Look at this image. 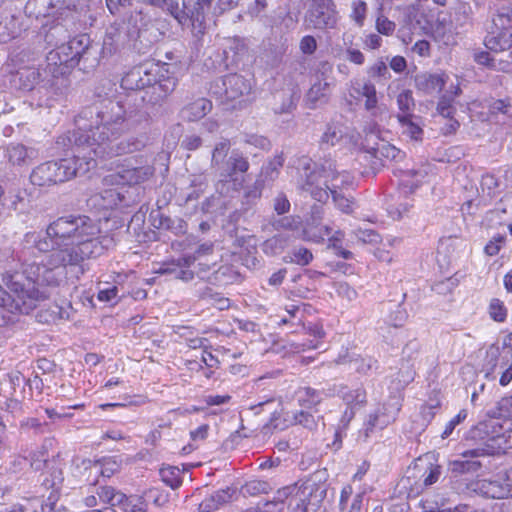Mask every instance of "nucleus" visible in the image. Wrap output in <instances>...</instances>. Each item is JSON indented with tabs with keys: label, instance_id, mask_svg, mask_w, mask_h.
<instances>
[{
	"label": "nucleus",
	"instance_id": "38",
	"mask_svg": "<svg viewBox=\"0 0 512 512\" xmlns=\"http://www.w3.org/2000/svg\"><path fill=\"white\" fill-rule=\"evenodd\" d=\"M231 143L228 139H222L216 143L212 151L211 165L213 168L221 169L225 158L230 150Z\"/></svg>",
	"mask_w": 512,
	"mask_h": 512
},
{
	"label": "nucleus",
	"instance_id": "52",
	"mask_svg": "<svg viewBox=\"0 0 512 512\" xmlns=\"http://www.w3.org/2000/svg\"><path fill=\"white\" fill-rule=\"evenodd\" d=\"M442 474L441 466L430 464L423 474V485L429 487L435 484Z\"/></svg>",
	"mask_w": 512,
	"mask_h": 512
},
{
	"label": "nucleus",
	"instance_id": "6",
	"mask_svg": "<svg viewBox=\"0 0 512 512\" xmlns=\"http://www.w3.org/2000/svg\"><path fill=\"white\" fill-rule=\"evenodd\" d=\"M468 438L472 440L486 439L483 449L489 453H505L512 449V423L505 429L496 419L478 423L468 431Z\"/></svg>",
	"mask_w": 512,
	"mask_h": 512
},
{
	"label": "nucleus",
	"instance_id": "47",
	"mask_svg": "<svg viewBox=\"0 0 512 512\" xmlns=\"http://www.w3.org/2000/svg\"><path fill=\"white\" fill-rule=\"evenodd\" d=\"M397 105L400 110L399 114H410L414 108V99L410 90H404L397 96Z\"/></svg>",
	"mask_w": 512,
	"mask_h": 512
},
{
	"label": "nucleus",
	"instance_id": "27",
	"mask_svg": "<svg viewBox=\"0 0 512 512\" xmlns=\"http://www.w3.org/2000/svg\"><path fill=\"white\" fill-rule=\"evenodd\" d=\"M335 393L345 402L347 407H361L366 403V392L363 388H349L345 385L335 386Z\"/></svg>",
	"mask_w": 512,
	"mask_h": 512
},
{
	"label": "nucleus",
	"instance_id": "2",
	"mask_svg": "<svg viewBox=\"0 0 512 512\" xmlns=\"http://www.w3.org/2000/svg\"><path fill=\"white\" fill-rule=\"evenodd\" d=\"M125 109L118 101L110 99L94 104L81 112L75 120L77 129L70 134L83 133L87 138L85 146L105 143L95 153L97 158H109L126 153H133L145 146V140L134 136L118 139L123 130Z\"/></svg>",
	"mask_w": 512,
	"mask_h": 512
},
{
	"label": "nucleus",
	"instance_id": "14",
	"mask_svg": "<svg viewBox=\"0 0 512 512\" xmlns=\"http://www.w3.org/2000/svg\"><path fill=\"white\" fill-rule=\"evenodd\" d=\"M248 169L249 162L247 158L239 151L234 150L227 161V169L220 174L222 177L221 181L233 182L234 188L238 190L242 187L244 182L242 175L246 173Z\"/></svg>",
	"mask_w": 512,
	"mask_h": 512
},
{
	"label": "nucleus",
	"instance_id": "56",
	"mask_svg": "<svg viewBox=\"0 0 512 512\" xmlns=\"http://www.w3.org/2000/svg\"><path fill=\"white\" fill-rule=\"evenodd\" d=\"M59 50V53L63 56V61L66 68H73L78 63L76 61V58L74 57V52H72V48L70 43L62 44L57 47Z\"/></svg>",
	"mask_w": 512,
	"mask_h": 512
},
{
	"label": "nucleus",
	"instance_id": "16",
	"mask_svg": "<svg viewBox=\"0 0 512 512\" xmlns=\"http://www.w3.org/2000/svg\"><path fill=\"white\" fill-rule=\"evenodd\" d=\"M5 156L11 165L23 167L30 165L38 157V151L20 143H11L6 148Z\"/></svg>",
	"mask_w": 512,
	"mask_h": 512
},
{
	"label": "nucleus",
	"instance_id": "8",
	"mask_svg": "<svg viewBox=\"0 0 512 512\" xmlns=\"http://www.w3.org/2000/svg\"><path fill=\"white\" fill-rule=\"evenodd\" d=\"M483 371L486 378L491 380L499 374V384L507 386L512 381V359L509 352L496 345L489 346L483 361Z\"/></svg>",
	"mask_w": 512,
	"mask_h": 512
},
{
	"label": "nucleus",
	"instance_id": "33",
	"mask_svg": "<svg viewBox=\"0 0 512 512\" xmlns=\"http://www.w3.org/2000/svg\"><path fill=\"white\" fill-rule=\"evenodd\" d=\"M331 234V228L327 225L306 223L302 230V237L306 241L320 243Z\"/></svg>",
	"mask_w": 512,
	"mask_h": 512
},
{
	"label": "nucleus",
	"instance_id": "64",
	"mask_svg": "<svg viewBox=\"0 0 512 512\" xmlns=\"http://www.w3.org/2000/svg\"><path fill=\"white\" fill-rule=\"evenodd\" d=\"M355 237L363 243H375L378 241L379 235L369 229H358L355 231Z\"/></svg>",
	"mask_w": 512,
	"mask_h": 512
},
{
	"label": "nucleus",
	"instance_id": "41",
	"mask_svg": "<svg viewBox=\"0 0 512 512\" xmlns=\"http://www.w3.org/2000/svg\"><path fill=\"white\" fill-rule=\"evenodd\" d=\"M335 206L343 213L350 214L354 211L355 203L350 196H347L344 192L334 190L330 193Z\"/></svg>",
	"mask_w": 512,
	"mask_h": 512
},
{
	"label": "nucleus",
	"instance_id": "4",
	"mask_svg": "<svg viewBox=\"0 0 512 512\" xmlns=\"http://www.w3.org/2000/svg\"><path fill=\"white\" fill-rule=\"evenodd\" d=\"M304 170L301 189L318 202L327 201L334 190L343 192L352 188L354 184L352 174L345 170H338L336 163L332 160H325L320 166L316 164L311 166L308 161L304 164Z\"/></svg>",
	"mask_w": 512,
	"mask_h": 512
},
{
	"label": "nucleus",
	"instance_id": "51",
	"mask_svg": "<svg viewBox=\"0 0 512 512\" xmlns=\"http://www.w3.org/2000/svg\"><path fill=\"white\" fill-rule=\"evenodd\" d=\"M269 489V484L266 481L262 480H251L247 482L243 487L244 493H247L249 495L267 493Z\"/></svg>",
	"mask_w": 512,
	"mask_h": 512
},
{
	"label": "nucleus",
	"instance_id": "31",
	"mask_svg": "<svg viewBox=\"0 0 512 512\" xmlns=\"http://www.w3.org/2000/svg\"><path fill=\"white\" fill-rule=\"evenodd\" d=\"M114 507L121 512H146L147 504L142 497L131 495L127 496L122 492L116 496Z\"/></svg>",
	"mask_w": 512,
	"mask_h": 512
},
{
	"label": "nucleus",
	"instance_id": "21",
	"mask_svg": "<svg viewBox=\"0 0 512 512\" xmlns=\"http://www.w3.org/2000/svg\"><path fill=\"white\" fill-rule=\"evenodd\" d=\"M448 81V75L445 73L430 74L423 73L415 77L416 88L424 94H434L440 92Z\"/></svg>",
	"mask_w": 512,
	"mask_h": 512
},
{
	"label": "nucleus",
	"instance_id": "30",
	"mask_svg": "<svg viewBox=\"0 0 512 512\" xmlns=\"http://www.w3.org/2000/svg\"><path fill=\"white\" fill-rule=\"evenodd\" d=\"M473 58L478 65L491 70L502 72H509L511 70V63L508 60L496 59L488 51L477 50L474 52Z\"/></svg>",
	"mask_w": 512,
	"mask_h": 512
},
{
	"label": "nucleus",
	"instance_id": "61",
	"mask_svg": "<svg viewBox=\"0 0 512 512\" xmlns=\"http://www.w3.org/2000/svg\"><path fill=\"white\" fill-rule=\"evenodd\" d=\"M304 307L305 305H295L290 304L285 307V311L290 316V318L294 319L296 321L297 325H301L303 322V314H304Z\"/></svg>",
	"mask_w": 512,
	"mask_h": 512
},
{
	"label": "nucleus",
	"instance_id": "40",
	"mask_svg": "<svg viewBox=\"0 0 512 512\" xmlns=\"http://www.w3.org/2000/svg\"><path fill=\"white\" fill-rule=\"evenodd\" d=\"M368 12V5L363 0H353L351 2L350 19L359 27L364 25Z\"/></svg>",
	"mask_w": 512,
	"mask_h": 512
},
{
	"label": "nucleus",
	"instance_id": "24",
	"mask_svg": "<svg viewBox=\"0 0 512 512\" xmlns=\"http://www.w3.org/2000/svg\"><path fill=\"white\" fill-rule=\"evenodd\" d=\"M498 30V32H491L485 37V47L492 52L512 50V33L506 29Z\"/></svg>",
	"mask_w": 512,
	"mask_h": 512
},
{
	"label": "nucleus",
	"instance_id": "55",
	"mask_svg": "<svg viewBox=\"0 0 512 512\" xmlns=\"http://www.w3.org/2000/svg\"><path fill=\"white\" fill-rule=\"evenodd\" d=\"M120 468L119 463L112 457L104 458L101 462V467L98 472L104 477H110Z\"/></svg>",
	"mask_w": 512,
	"mask_h": 512
},
{
	"label": "nucleus",
	"instance_id": "48",
	"mask_svg": "<svg viewBox=\"0 0 512 512\" xmlns=\"http://www.w3.org/2000/svg\"><path fill=\"white\" fill-rule=\"evenodd\" d=\"M289 262L297 265L305 266L308 265L313 259V255L310 250L304 247L295 249L291 255H289Z\"/></svg>",
	"mask_w": 512,
	"mask_h": 512
},
{
	"label": "nucleus",
	"instance_id": "15",
	"mask_svg": "<svg viewBox=\"0 0 512 512\" xmlns=\"http://www.w3.org/2000/svg\"><path fill=\"white\" fill-rule=\"evenodd\" d=\"M37 60L38 58H36L34 54L32 58H30L29 52L22 51L19 55L20 63L25 64V62H31V65L23 66L20 71H18L19 79L22 81V88L25 90H31L41 79V69L36 67L35 64Z\"/></svg>",
	"mask_w": 512,
	"mask_h": 512
},
{
	"label": "nucleus",
	"instance_id": "34",
	"mask_svg": "<svg viewBox=\"0 0 512 512\" xmlns=\"http://www.w3.org/2000/svg\"><path fill=\"white\" fill-rule=\"evenodd\" d=\"M298 404L304 408H312L323 399V393L311 387H301L295 393Z\"/></svg>",
	"mask_w": 512,
	"mask_h": 512
},
{
	"label": "nucleus",
	"instance_id": "19",
	"mask_svg": "<svg viewBox=\"0 0 512 512\" xmlns=\"http://www.w3.org/2000/svg\"><path fill=\"white\" fill-rule=\"evenodd\" d=\"M331 83L322 72L316 75L315 81L306 94V102L310 108H315L318 104L327 101L330 92Z\"/></svg>",
	"mask_w": 512,
	"mask_h": 512
},
{
	"label": "nucleus",
	"instance_id": "60",
	"mask_svg": "<svg viewBox=\"0 0 512 512\" xmlns=\"http://www.w3.org/2000/svg\"><path fill=\"white\" fill-rule=\"evenodd\" d=\"M395 23L384 16H380L376 20V29L383 35H390L395 30Z\"/></svg>",
	"mask_w": 512,
	"mask_h": 512
},
{
	"label": "nucleus",
	"instance_id": "39",
	"mask_svg": "<svg viewBox=\"0 0 512 512\" xmlns=\"http://www.w3.org/2000/svg\"><path fill=\"white\" fill-rule=\"evenodd\" d=\"M72 52H74V57L76 58L77 63L83 58L86 54L89 53L90 47V39L87 35L82 34L79 35L69 41Z\"/></svg>",
	"mask_w": 512,
	"mask_h": 512
},
{
	"label": "nucleus",
	"instance_id": "43",
	"mask_svg": "<svg viewBox=\"0 0 512 512\" xmlns=\"http://www.w3.org/2000/svg\"><path fill=\"white\" fill-rule=\"evenodd\" d=\"M212 1L213 0H197L195 9L190 11V18L193 26H195V23H198L199 27L202 26L204 20V11L210 7ZM219 2L221 5H225L227 0H219Z\"/></svg>",
	"mask_w": 512,
	"mask_h": 512
},
{
	"label": "nucleus",
	"instance_id": "49",
	"mask_svg": "<svg viewBox=\"0 0 512 512\" xmlns=\"http://www.w3.org/2000/svg\"><path fill=\"white\" fill-rule=\"evenodd\" d=\"M489 314L497 322H503L507 317V309L499 299H492L489 305Z\"/></svg>",
	"mask_w": 512,
	"mask_h": 512
},
{
	"label": "nucleus",
	"instance_id": "32",
	"mask_svg": "<svg viewBox=\"0 0 512 512\" xmlns=\"http://www.w3.org/2000/svg\"><path fill=\"white\" fill-rule=\"evenodd\" d=\"M292 242L290 233H279L262 244V250L267 255H277L284 251L286 247Z\"/></svg>",
	"mask_w": 512,
	"mask_h": 512
},
{
	"label": "nucleus",
	"instance_id": "44",
	"mask_svg": "<svg viewBox=\"0 0 512 512\" xmlns=\"http://www.w3.org/2000/svg\"><path fill=\"white\" fill-rule=\"evenodd\" d=\"M512 108L511 99L506 97L504 99H493L488 105V112L492 116L499 114L508 115Z\"/></svg>",
	"mask_w": 512,
	"mask_h": 512
},
{
	"label": "nucleus",
	"instance_id": "42",
	"mask_svg": "<svg viewBox=\"0 0 512 512\" xmlns=\"http://www.w3.org/2000/svg\"><path fill=\"white\" fill-rule=\"evenodd\" d=\"M47 63L45 71L48 70L50 74L55 76L57 73H63L60 69L62 66H65L63 61V56L59 53V50L56 48L51 50L45 58Z\"/></svg>",
	"mask_w": 512,
	"mask_h": 512
},
{
	"label": "nucleus",
	"instance_id": "45",
	"mask_svg": "<svg viewBox=\"0 0 512 512\" xmlns=\"http://www.w3.org/2000/svg\"><path fill=\"white\" fill-rule=\"evenodd\" d=\"M511 20V6H502L500 9H498L497 14L492 19L493 24L497 29H506Z\"/></svg>",
	"mask_w": 512,
	"mask_h": 512
},
{
	"label": "nucleus",
	"instance_id": "35",
	"mask_svg": "<svg viewBox=\"0 0 512 512\" xmlns=\"http://www.w3.org/2000/svg\"><path fill=\"white\" fill-rule=\"evenodd\" d=\"M398 121L402 127V133L412 140L418 141L422 139L423 130L420 125L413 120L411 114H398Z\"/></svg>",
	"mask_w": 512,
	"mask_h": 512
},
{
	"label": "nucleus",
	"instance_id": "46",
	"mask_svg": "<svg viewBox=\"0 0 512 512\" xmlns=\"http://www.w3.org/2000/svg\"><path fill=\"white\" fill-rule=\"evenodd\" d=\"M454 101L450 94H443L437 104V112L442 117L454 116L456 109L453 106Z\"/></svg>",
	"mask_w": 512,
	"mask_h": 512
},
{
	"label": "nucleus",
	"instance_id": "17",
	"mask_svg": "<svg viewBox=\"0 0 512 512\" xmlns=\"http://www.w3.org/2000/svg\"><path fill=\"white\" fill-rule=\"evenodd\" d=\"M472 488L475 492L493 499H502L511 493L510 485L499 480L480 479L472 484Z\"/></svg>",
	"mask_w": 512,
	"mask_h": 512
},
{
	"label": "nucleus",
	"instance_id": "62",
	"mask_svg": "<svg viewBox=\"0 0 512 512\" xmlns=\"http://www.w3.org/2000/svg\"><path fill=\"white\" fill-rule=\"evenodd\" d=\"M231 400V396L228 394L225 395H204L202 398V402L206 406H220L227 404Z\"/></svg>",
	"mask_w": 512,
	"mask_h": 512
},
{
	"label": "nucleus",
	"instance_id": "18",
	"mask_svg": "<svg viewBox=\"0 0 512 512\" xmlns=\"http://www.w3.org/2000/svg\"><path fill=\"white\" fill-rule=\"evenodd\" d=\"M284 164V158L282 155H277L268 162L266 165L263 166L260 179L256 182V187L247 192L246 197H253L258 198L261 195V187L265 185L266 183L273 182L279 175L280 169L282 168Z\"/></svg>",
	"mask_w": 512,
	"mask_h": 512
},
{
	"label": "nucleus",
	"instance_id": "1",
	"mask_svg": "<svg viewBox=\"0 0 512 512\" xmlns=\"http://www.w3.org/2000/svg\"><path fill=\"white\" fill-rule=\"evenodd\" d=\"M114 245L113 236L101 235L98 223L85 215L58 218L47 227L45 236L27 233L20 256L22 271L9 269L2 276L3 285L14 296L0 288V307L27 313L59 285L65 267L97 258Z\"/></svg>",
	"mask_w": 512,
	"mask_h": 512
},
{
	"label": "nucleus",
	"instance_id": "25",
	"mask_svg": "<svg viewBox=\"0 0 512 512\" xmlns=\"http://www.w3.org/2000/svg\"><path fill=\"white\" fill-rule=\"evenodd\" d=\"M365 141L366 144H363V147L371 148L376 155L380 154L386 158L396 159L401 154L395 146L384 140H379L377 131L372 130L367 134Z\"/></svg>",
	"mask_w": 512,
	"mask_h": 512
},
{
	"label": "nucleus",
	"instance_id": "7",
	"mask_svg": "<svg viewBox=\"0 0 512 512\" xmlns=\"http://www.w3.org/2000/svg\"><path fill=\"white\" fill-rule=\"evenodd\" d=\"M325 495L326 491L315 482H305L300 486H287L278 491V499H287L291 512L315 510Z\"/></svg>",
	"mask_w": 512,
	"mask_h": 512
},
{
	"label": "nucleus",
	"instance_id": "54",
	"mask_svg": "<svg viewBox=\"0 0 512 512\" xmlns=\"http://www.w3.org/2000/svg\"><path fill=\"white\" fill-rule=\"evenodd\" d=\"M466 417L467 411L464 409L460 410L459 413L446 424L445 429L441 434L442 439L448 438L453 433L456 426L459 425L462 421H464Z\"/></svg>",
	"mask_w": 512,
	"mask_h": 512
},
{
	"label": "nucleus",
	"instance_id": "3",
	"mask_svg": "<svg viewBox=\"0 0 512 512\" xmlns=\"http://www.w3.org/2000/svg\"><path fill=\"white\" fill-rule=\"evenodd\" d=\"M83 133H67L58 138L57 144L63 147H69L73 153L72 158H64L59 161H47L33 169L30 179L33 185L50 186L70 180L77 175L87 173L96 165L95 153L99 147L105 143L93 144L94 146H85L87 138L84 139Z\"/></svg>",
	"mask_w": 512,
	"mask_h": 512
},
{
	"label": "nucleus",
	"instance_id": "12",
	"mask_svg": "<svg viewBox=\"0 0 512 512\" xmlns=\"http://www.w3.org/2000/svg\"><path fill=\"white\" fill-rule=\"evenodd\" d=\"M305 21L314 29H332L338 22V12L332 0H320L307 13Z\"/></svg>",
	"mask_w": 512,
	"mask_h": 512
},
{
	"label": "nucleus",
	"instance_id": "50",
	"mask_svg": "<svg viewBox=\"0 0 512 512\" xmlns=\"http://www.w3.org/2000/svg\"><path fill=\"white\" fill-rule=\"evenodd\" d=\"M120 491H116L113 487L104 486L97 488L96 495L99 498V501L104 504H109L111 507H114V500L117 495H120Z\"/></svg>",
	"mask_w": 512,
	"mask_h": 512
},
{
	"label": "nucleus",
	"instance_id": "26",
	"mask_svg": "<svg viewBox=\"0 0 512 512\" xmlns=\"http://www.w3.org/2000/svg\"><path fill=\"white\" fill-rule=\"evenodd\" d=\"M159 68L160 72L152 86L154 90L160 91L159 97H166L175 90L177 78L170 72L168 65H159Z\"/></svg>",
	"mask_w": 512,
	"mask_h": 512
},
{
	"label": "nucleus",
	"instance_id": "23",
	"mask_svg": "<svg viewBox=\"0 0 512 512\" xmlns=\"http://www.w3.org/2000/svg\"><path fill=\"white\" fill-rule=\"evenodd\" d=\"M429 166L425 165L419 169H398L395 173L399 177V185L413 191L428 175Z\"/></svg>",
	"mask_w": 512,
	"mask_h": 512
},
{
	"label": "nucleus",
	"instance_id": "59",
	"mask_svg": "<svg viewBox=\"0 0 512 512\" xmlns=\"http://www.w3.org/2000/svg\"><path fill=\"white\" fill-rule=\"evenodd\" d=\"M294 421L308 429H313L316 426L315 418L312 414L300 411L294 414Z\"/></svg>",
	"mask_w": 512,
	"mask_h": 512
},
{
	"label": "nucleus",
	"instance_id": "53",
	"mask_svg": "<svg viewBox=\"0 0 512 512\" xmlns=\"http://www.w3.org/2000/svg\"><path fill=\"white\" fill-rule=\"evenodd\" d=\"M351 368L355 369L357 372L366 374L368 371H370L376 364V361H374L371 358H354L349 360Z\"/></svg>",
	"mask_w": 512,
	"mask_h": 512
},
{
	"label": "nucleus",
	"instance_id": "29",
	"mask_svg": "<svg viewBox=\"0 0 512 512\" xmlns=\"http://www.w3.org/2000/svg\"><path fill=\"white\" fill-rule=\"evenodd\" d=\"M212 109V103L206 98H198L187 104L181 111L182 118L188 121H197L203 118Z\"/></svg>",
	"mask_w": 512,
	"mask_h": 512
},
{
	"label": "nucleus",
	"instance_id": "57",
	"mask_svg": "<svg viewBox=\"0 0 512 512\" xmlns=\"http://www.w3.org/2000/svg\"><path fill=\"white\" fill-rule=\"evenodd\" d=\"M407 319L406 311L401 307L397 306L396 310H394L388 318V323L393 327H401L404 325Z\"/></svg>",
	"mask_w": 512,
	"mask_h": 512
},
{
	"label": "nucleus",
	"instance_id": "37",
	"mask_svg": "<svg viewBox=\"0 0 512 512\" xmlns=\"http://www.w3.org/2000/svg\"><path fill=\"white\" fill-rule=\"evenodd\" d=\"M162 481L172 489H177L182 484L183 472L175 466L163 467L160 470Z\"/></svg>",
	"mask_w": 512,
	"mask_h": 512
},
{
	"label": "nucleus",
	"instance_id": "11",
	"mask_svg": "<svg viewBox=\"0 0 512 512\" xmlns=\"http://www.w3.org/2000/svg\"><path fill=\"white\" fill-rule=\"evenodd\" d=\"M160 72L158 64L142 63L131 68L121 80V87L126 90H140L153 85Z\"/></svg>",
	"mask_w": 512,
	"mask_h": 512
},
{
	"label": "nucleus",
	"instance_id": "9",
	"mask_svg": "<svg viewBox=\"0 0 512 512\" xmlns=\"http://www.w3.org/2000/svg\"><path fill=\"white\" fill-rule=\"evenodd\" d=\"M348 95L355 101H360L364 98V107L375 120L383 121L388 117V109L386 105L378 103L377 90L371 81L351 80Z\"/></svg>",
	"mask_w": 512,
	"mask_h": 512
},
{
	"label": "nucleus",
	"instance_id": "13",
	"mask_svg": "<svg viewBox=\"0 0 512 512\" xmlns=\"http://www.w3.org/2000/svg\"><path fill=\"white\" fill-rule=\"evenodd\" d=\"M252 85L249 79H245L239 74H229L223 77L222 86L214 91L222 101H233L251 91Z\"/></svg>",
	"mask_w": 512,
	"mask_h": 512
},
{
	"label": "nucleus",
	"instance_id": "20",
	"mask_svg": "<svg viewBox=\"0 0 512 512\" xmlns=\"http://www.w3.org/2000/svg\"><path fill=\"white\" fill-rule=\"evenodd\" d=\"M356 145V141H352V137L347 135V127L339 122H331L327 124L326 129L321 137V145L328 147L337 144H350Z\"/></svg>",
	"mask_w": 512,
	"mask_h": 512
},
{
	"label": "nucleus",
	"instance_id": "10",
	"mask_svg": "<svg viewBox=\"0 0 512 512\" xmlns=\"http://www.w3.org/2000/svg\"><path fill=\"white\" fill-rule=\"evenodd\" d=\"M466 440L473 442L475 445H477V447L468 449L461 453V459L449 461L448 469L455 476L478 471L481 467V463L480 461L476 460V458L484 455H494L493 453H489L483 450L486 447V439L472 440L469 439L467 435Z\"/></svg>",
	"mask_w": 512,
	"mask_h": 512
},
{
	"label": "nucleus",
	"instance_id": "22",
	"mask_svg": "<svg viewBox=\"0 0 512 512\" xmlns=\"http://www.w3.org/2000/svg\"><path fill=\"white\" fill-rule=\"evenodd\" d=\"M397 412L398 408H392L389 410L387 406H383L375 413L370 414L365 423L366 436H368L369 432H372L375 428L383 429L392 423L396 419Z\"/></svg>",
	"mask_w": 512,
	"mask_h": 512
},
{
	"label": "nucleus",
	"instance_id": "36",
	"mask_svg": "<svg viewBox=\"0 0 512 512\" xmlns=\"http://www.w3.org/2000/svg\"><path fill=\"white\" fill-rule=\"evenodd\" d=\"M46 467L49 477L45 478V485L51 488H57L64 480L63 464L59 461H51L46 463Z\"/></svg>",
	"mask_w": 512,
	"mask_h": 512
},
{
	"label": "nucleus",
	"instance_id": "5",
	"mask_svg": "<svg viewBox=\"0 0 512 512\" xmlns=\"http://www.w3.org/2000/svg\"><path fill=\"white\" fill-rule=\"evenodd\" d=\"M128 161L126 164L119 165L117 171L106 175L103 178V184L106 188L99 194L90 198L93 206L101 209H112L117 207L125 199L121 189L124 185H136L153 175L151 166H134Z\"/></svg>",
	"mask_w": 512,
	"mask_h": 512
},
{
	"label": "nucleus",
	"instance_id": "28",
	"mask_svg": "<svg viewBox=\"0 0 512 512\" xmlns=\"http://www.w3.org/2000/svg\"><path fill=\"white\" fill-rule=\"evenodd\" d=\"M232 495L233 490L230 488L218 490L202 500L199 503L198 510L199 512H214L229 502Z\"/></svg>",
	"mask_w": 512,
	"mask_h": 512
},
{
	"label": "nucleus",
	"instance_id": "63",
	"mask_svg": "<svg viewBox=\"0 0 512 512\" xmlns=\"http://www.w3.org/2000/svg\"><path fill=\"white\" fill-rule=\"evenodd\" d=\"M300 223H301L300 217L290 216V217H284V218L280 219L279 221H277L276 225L279 228H283L287 232V231H294L295 229H297L298 226L300 225Z\"/></svg>",
	"mask_w": 512,
	"mask_h": 512
},
{
	"label": "nucleus",
	"instance_id": "58",
	"mask_svg": "<svg viewBox=\"0 0 512 512\" xmlns=\"http://www.w3.org/2000/svg\"><path fill=\"white\" fill-rule=\"evenodd\" d=\"M497 211L508 215L511 219V223L508 225L509 232L512 235V194L504 196L497 208Z\"/></svg>",
	"mask_w": 512,
	"mask_h": 512
}]
</instances>
